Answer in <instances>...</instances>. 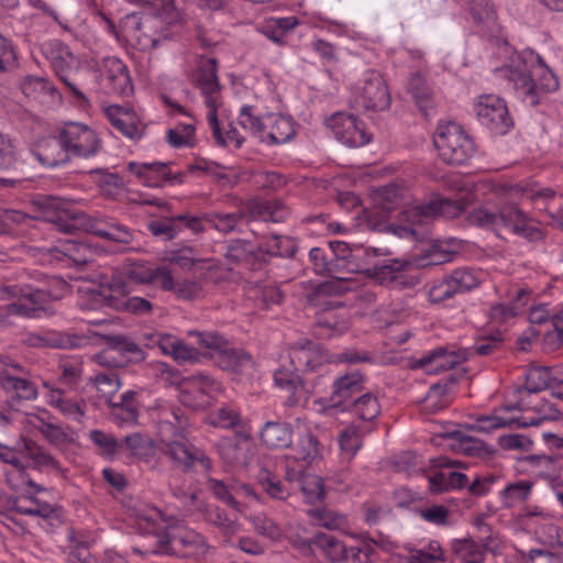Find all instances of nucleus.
I'll return each instance as SVG.
<instances>
[{"label":"nucleus","mask_w":563,"mask_h":563,"mask_svg":"<svg viewBox=\"0 0 563 563\" xmlns=\"http://www.w3.org/2000/svg\"><path fill=\"white\" fill-rule=\"evenodd\" d=\"M477 194L493 195L497 199V210L488 207L476 209L472 219L481 227L489 228L496 232H509L529 242H539L544 239V232L539 223L519 208L525 191L517 185L483 178L475 185Z\"/></svg>","instance_id":"f257e3e1"},{"label":"nucleus","mask_w":563,"mask_h":563,"mask_svg":"<svg viewBox=\"0 0 563 563\" xmlns=\"http://www.w3.org/2000/svg\"><path fill=\"white\" fill-rule=\"evenodd\" d=\"M495 74L505 79L515 96L530 107L539 104L541 90L550 92L559 87L558 77L532 49L515 52Z\"/></svg>","instance_id":"f03ea898"},{"label":"nucleus","mask_w":563,"mask_h":563,"mask_svg":"<svg viewBox=\"0 0 563 563\" xmlns=\"http://www.w3.org/2000/svg\"><path fill=\"white\" fill-rule=\"evenodd\" d=\"M153 3L158 15L131 13L121 20L122 40L141 51L154 49L172 37L173 29L181 21L174 0H153Z\"/></svg>","instance_id":"7ed1b4c3"},{"label":"nucleus","mask_w":563,"mask_h":563,"mask_svg":"<svg viewBox=\"0 0 563 563\" xmlns=\"http://www.w3.org/2000/svg\"><path fill=\"white\" fill-rule=\"evenodd\" d=\"M42 206L46 208L44 219L59 232L73 233L78 222L91 234L110 241L119 245L120 249H125L134 241L133 230L112 217H88L85 213L69 214L64 208V201L53 196L46 197Z\"/></svg>","instance_id":"20e7f679"},{"label":"nucleus","mask_w":563,"mask_h":563,"mask_svg":"<svg viewBox=\"0 0 563 563\" xmlns=\"http://www.w3.org/2000/svg\"><path fill=\"white\" fill-rule=\"evenodd\" d=\"M205 538L180 521L167 523L165 533L157 537V545L143 553L167 554L180 558L199 555L207 552Z\"/></svg>","instance_id":"39448f33"},{"label":"nucleus","mask_w":563,"mask_h":563,"mask_svg":"<svg viewBox=\"0 0 563 563\" xmlns=\"http://www.w3.org/2000/svg\"><path fill=\"white\" fill-rule=\"evenodd\" d=\"M433 143L439 157L450 165H464L475 154L473 139L456 122L439 124Z\"/></svg>","instance_id":"423d86ee"},{"label":"nucleus","mask_w":563,"mask_h":563,"mask_svg":"<svg viewBox=\"0 0 563 563\" xmlns=\"http://www.w3.org/2000/svg\"><path fill=\"white\" fill-rule=\"evenodd\" d=\"M537 412L528 415L522 412L520 415L506 416L508 411L518 410L517 407H509L504 410L495 411L492 415H479L474 423L471 426L473 430L478 432H490L499 428H526L534 427L542 423L544 420H555L560 416V411L551 404L543 402L540 407H536Z\"/></svg>","instance_id":"0eeeda50"},{"label":"nucleus","mask_w":563,"mask_h":563,"mask_svg":"<svg viewBox=\"0 0 563 563\" xmlns=\"http://www.w3.org/2000/svg\"><path fill=\"white\" fill-rule=\"evenodd\" d=\"M452 206L450 200L444 199L409 207L399 213V223L394 225L393 231L399 238L422 240L435 216L446 212Z\"/></svg>","instance_id":"6e6552de"},{"label":"nucleus","mask_w":563,"mask_h":563,"mask_svg":"<svg viewBox=\"0 0 563 563\" xmlns=\"http://www.w3.org/2000/svg\"><path fill=\"white\" fill-rule=\"evenodd\" d=\"M41 52L74 99L79 104L87 103L88 99L74 79L78 59L69 47L58 40H49L41 45Z\"/></svg>","instance_id":"1a4fd4ad"},{"label":"nucleus","mask_w":563,"mask_h":563,"mask_svg":"<svg viewBox=\"0 0 563 563\" xmlns=\"http://www.w3.org/2000/svg\"><path fill=\"white\" fill-rule=\"evenodd\" d=\"M481 282V275L475 271L457 268L432 284L428 290V298L433 303H441L478 287Z\"/></svg>","instance_id":"9d476101"},{"label":"nucleus","mask_w":563,"mask_h":563,"mask_svg":"<svg viewBox=\"0 0 563 563\" xmlns=\"http://www.w3.org/2000/svg\"><path fill=\"white\" fill-rule=\"evenodd\" d=\"M178 388L180 401L192 409L203 408L209 404L210 398L222 391L219 380L202 373L184 377Z\"/></svg>","instance_id":"9b49d317"},{"label":"nucleus","mask_w":563,"mask_h":563,"mask_svg":"<svg viewBox=\"0 0 563 563\" xmlns=\"http://www.w3.org/2000/svg\"><path fill=\"white\" fill-rule=\"evenodd\" d=\"M355 101L367 110H386L390 104V95L379 71L368 69L354 88Z\"/></svg>","instance_id":"f8f14e48"},{"label":"nucleus","mask_w":563,"mask_h":563,"mask_svg":"<svg viewBox=\"0 0 563 563\" xmlns=\"http://www.w3.org/2000/svg\"><path fill=\"white\" fill-rule=\"evenodd\" d=\"M476 117L482 125L492 133L506 134L512 125L506 102L495 95H483L474 107Z\"/></svg>","instance_id":"ddd939ff"},{"label":"nucleus","mask_w":563,"mask_h":563,"mask_svg":"<svg viewBox=\"0 0 563 563\" xmlns=\"http://www.w3.org/2000/svg\"><path fill=\"white\" fill-rule=\"evenodd\" d=\"M63 140L73 156L89 158L101 150V140L97 132L79 122H68L60 129Z\"/></svg>","instance_id":"4468645a"},{"label":"nucleus","mask_w":563,"mask_h":563,"mask_svg":"<svg viewBox=\"0 0 563 563\" xmlns=\"http://www.w3.org/2000/svg\"><path fill=\"white\" fill-rule=\"evenodd\" d=\"M466 360V354L454 346L441 345L437 346L420 357H416L410 362L412 369H421L429 375L440 374L442 372L454 368Z\"/></svg>","instance_id":"2eb2a0df"},{"label":"nucleus","mask_w":563,"mask_h":563,"mask_svg":"<svg viewBox=\"0 0 563 563\" xmlns=\"http://www.w3.org/2000/svg\"><path fill=\"white\" fill-rule=\"evenodd\" d=\"M325 123L335 139L349 147H360L371 141L365 124L353 114L336 112Z\"/></svg>","instance_id":"dca6fc26"},{"label":"nucleus","mask_w":563,"mask_h":563,"mask_svg":"<svg viewBox=\"0 0 563 563\" xmlns=\"http://www.w3.org/2000/svg\"><path fill=\"white\" fill-rule=\"evenodd\" d=\"M221 461L232 467H245L252 459V443L245 431L220 438L214 445Z\"/></svg>","instance_id":"f3484780"},{"label":"nucleus","mask_w":563,"mask_h":563,"mask_svg":"<svg viewBox=\"0 0 563 563\" xmlns=\"http://www.w3.org/2000/svg\"><path fill=\"white\" fill-rule=\"evenodd\" d=\"M196 87L200 90L208 111L222 107L221 85L217 75L214 58L201 59L195 75Z\"/></svg>","instance_id":"a211bd4d"},{"label":"nucleus","mask_w":563,"mask_h":563,"mask_svg":"<svg viewBox=\"0 0 563 563\" xmlns=\"http://www.w3.org/2000/svg\"><path fill=\"white\" fill-rule=\"evenodd\" d=\"M364 376L358 371L341 374L336 376L331 386V394L328 398L329 407L342 411L357 396H360L365 386Z\"/></svg>","instance_id":"6ab92c4d"},{"label":"nucleus","mask_w":563,"mask_h":563,"mask_svg":"<svg viewBox=\"0 0 563 563\" xmlns=\"http://www.w3.org/2000/svg\"><path fill=\"white\" fill-rule=\"evenodd\" d=\"M110 292L107 295L109 307L114 310H124L132 313H147L152 310V303L144 298L129 295L133 291L130 283L120 276L110 279Z\"/></svg>","instance_id":"aec40b11"},{"label":"nucleus","mask_w":563,"mask_h":563,"mask_svg":"<svg viewBox=\"0 0 563 563\" xmlns=\"http://www.w3.org/2000/svg\"><path fill=\"white\" fill-rule=\"evenodd\" d=\"M164 453L185 471H197L198 467L203 472H210L213 462L207 453L194 445L185 444L180 441L166 442Z\"/></svg>","instance_id":"412c9836"},{"label":"nucleus","mask_w":563,"mask_h":563,"mask_svg":"<svg viewBox=\"0 0 563 563\" xmlns=\"http://www.w3.org/2000/svg\"><path fill=\"white\" fill-rule=\"evenodd\" d=\"M101 86L107 93L111 95L129 96L133 91L128 67L121 59L114 56L103 59Z\"/></svg>","instance_id":"4be33fe9"},{"label":"nucleus","mask_w":563,"mask_h":563,"mask_svg":"<svg viewBox=\"0 0 563 563\" xmlns=\"http://www.w3.org/2000/svg\"><path fill=\"white\" fill-rule=\"evenodd\" d=\"M16 306L18 316L23 318H40L52 314V297L46 290L35 289L30 285H22Z\"/></svg>","instance_id":"5701e85b"},{"label":"nucleus","mask_w":563,"mask_h":563,"mask_svg":"<svg viewBox=\"0 0 563 563\" xmlns=\"http://www.w3.org/2000/svg\"><path fill=\"white\" fill-rule=\"evenodd\" d=\"M43 387L45 389L44 398L48 406L58 410L67 419L81 421L87 408L82 399L78 400L67 397L60 388L54 387V385L46 380L43 382Z\"/></svg>","instance_id":"b1692460"},{"label":"nucleus","mask_w":563,"mask_h":563,"mask_svg":"<svg viewBox=\"0 0 563 563\" xmlns=\"http://www.w3.org/2000/svg\"><path fill=\"white\" fill-rule=\"evenodd\" d=\"M296 372L295 369L278 368L274 373L276 385L289 393L286 404L290 407L305 406L311 394V388Z\"/></svg>","instance_id":"393cba45"},{"label":"nucleus","mask_w":563,"mask_h":563,"mask_svg":"<svg viewBox=\"0 0 563 563\" xmlns=\"http://www.w3.org/2000/svg\"><path fill=\"white\" fill-rule=\"evenodd\" d=\"M34 155L42 165L51 168L66 164L71 156L60 130L56 135L42 140Z\"/></svg>","instance_id":"a878e982"},{"label":"nucleus","mask_w":563,"mask_h":563,"mask_svg":"<svg viewBox=\"0 0 563 563\" xmlns=\"http://www.w3.org/2000/svg\"><path fill=\"white\" fill-rule=\"evenodd\" d=\"M126 170L134 175L137 180L147 187H161L170 180V168L167 163L162 162H135L131 161L125 166Z\"/></svg>","instance_id":"bb28decb"},{"label":"nucleus","mask_w":563,"mask_h":563,"mask_svg":"<svg viewBox=\"0 0 563 563\" xmlns=\"http://www.w3.org/2000/svg\"><path fill=\"white\" fill-rule=\"evenodd\" d=\"M329 249L332 252L333 263H340V272L346 269V273H354L358 269V265L354 264L352 260L361 257V253H364L367 264L369 260L376 256L384 255L385 252L380 249L373 247H356L351 249L347 243L343 241H331L329 242Z\"/></svg>","instance_id":"cd10ccee"},{"label":"nucleus","mask_w":563,"mask_h":563,"mask_svg":"<svg viewBox=\"0 0 563 563\" xmlns=\"http://www.w3.org/2000/svg\"><path fill=\"white\" fill-rule=\"evenodd\" d=\"M296 135V123L291 117L278 113L266 114V130L261 141L267 145H280L290 142Z\"/></svg>","instance_id":"c85d7f7f"},{"label":"nucleus","mask_w":563,"mask_h":563,"mask_svg":"<svg viewBox=\"0 0 563 563\" xmlns=\"http://www.w3.org/2000/svg\"><path fill=\"white\" fill-rule=\"evenodd\" d=\"M104 114L120 133L124 136L139 140L143 135V126L136 114L129 108L110 104L104 108Z\"/></svg>","instance_id":"c756f323"},{"label":"nucleus","mask_w":563,"mask_h":563,"mask_svg":"<svg viewBox=\"0 0 563 563\" xmlns=\"http://www.w3.org/2000/svg\"><path fill=\"white\" fill-rule=\"evenodd\" d=\"M380 411L379 399L372 391L362 393L342 410V412H349L357 421L356 424L367 428H372V423L377 419Z\"/></svg>","instance_id":"7c9ffc66"},{"label":"nucleus","mask_w":563,"mask_h":563,"mask_svg":"<svg viewBox=\"0 0 563 563\" xmlns=\"http://www.w3.org/2000/svg\"><path fill=\"white\" fill-rule=\"evenodd\" d=\"M289 358L295 371H314L323 360L319 346L310 340L295 343L289 350Z\"/></svg>","instance_id":"2f4dec72"},{"label":"nucleus","mask_w":563,"mask_h":563,"mask_svg":"<svg viewBox=\"0 0 563 563\" xmlns=\"http://www.w3.org/2000/svg\"><path fill=\"white\" fill-rule=\"evenodd\" d=\"M218 110L207 111V120L216 144L232 150L240 148L244 144L245 137L233 123L230 122L227 125H221L218 120Z\"/></svg>","instance_id":"473e14b6"},{"label":"nucleus","mask_w":563,"mask_h":563,"mask_svg":"<svg viewBox=\"0 0 563 563\" xmlns=\"http://www.w3.org/2000/svg\"><path fill=\"white\" fill-rule=\"evenodd\" d=\"M163 275L162 289L172 291L180 300H198L206 294L203 283L200 279L184 278L175 280L172 272L161 273Z\"/></svg>","instance_id":"72a5a7b5"},{"label":"nucleus","mask_w":563,"mask_h":563,"mask_svg":"<svg viewBox=\"0 0 563 563\" xmlns=\"http://www.w3.org/2000/svg\"><path fill=\"white\" fill-rule=\"evenodd\" d=\"M373 428L356 424L355 421L347 424L338 435L340 457L344 462L352 461L363 444V438Z\"/></svg>","instance_id":"f704fd0d"},{"label":"nucleus","mask_w":563,"mask_h":563,"mask_svg":"<svg viewBox=\"0 0 563 563\" xmlns=\"http://www.w3.org/2000/svg\"><path fill=\"white\" fill-rule=\"evenodd\" d=\"M408 563H438L445 560V553L438 540H423L418 544L407 543Z\"/></svg>","instance_id":"c9c22d12"},{"label":"nucleus","mask_w":563,"mask_h":563,"mask_svg":"<svg viewBox=\"0 0 563 563\" xmlns=\"http://www.w3.org/2000/svg\"><path fill=\"white\" fill-rule=\"evenodd\" d=\"M102 356L112 358L114 361V365L121 366L124 362H142L145 360L146 354L135 342L118 338L115 344L106 351Z\"/></svg>","instance_id":"e433bc0d"},{"label":"nucleus","mask_w":563,"mask_h":563,"mask_svg":"<svg viewBox=\"0 0 563 563\" xmlns=\"http://www.w3.org/2000/svg\"><path fill=\"white\" fill-rule=\"evenodd\" d=\"M87 339L81 335H63L57 332H47L45 334H32L29 343L37 347L74 349L80 347Z\"/></svg>","instance_id":"4c0bfd02"},{"label":"nucleus","mask_w":563,"mask_h":563,"mask_svg":"<svg viewBox=\"0 0 563 563\" xmlns=\"http://www.w3.org/2000/svg\"><path fill=\"white\" fill-rule=\"evenodd\" d=\"M261 440L267 448H288L292 441V430L288 423L268 421L261 430Z\"/></svg>","instance_id":"58836bf2"},{"label":"nucleus","mask_w":563,"mask_h":563,"mask_svg":"<svg viewBox=\"0 0 563 563\" xmlns=\"http://www.w3.org/2000/svg\"><path fill=\"white\" fill-rule=\"evenodd\" d=\"M236 122L244 131L260 139L266 130V115H262L257 108L252 104L241 106Z\"/></svg>","instance_id":"ea45409f"},{"label":"nucleus","mask_w":563,"mask_h":563,"mask_svg":"<svg viewBox=\"0 0 563 563\" xmlns=\"http://www.w3.org/2000/svg\"><path fill=\"white\" fill-rule=\"evenodd\" d=\"M23 423L38 430L54 445H60L67 441V434L62 427L46 422L43 417L36 413H25Z\"/></svg>","instance_id":"a19ab883"},{"label":"nucleus","mask_w":563,"mask_h":563,"mask_svg":"<svg viewBox=\"0 0 563 563\" xmlns=\"http://www.w3.org/2000/svg\"><path fill=\"white\" fill-rule=\"evenodd\" d=\"M11 509L20 515L37 516L48 518L53 512V507L26 493L13 500Z\"/></svg>","instance_id":"79ce46f5"},{"label":"nucleus","mask_w":563,"mask_h":563,"mask_svg":"<svg viewBox=\"0 0 563 563\" xmlns=\"http://www.w3.org/2000/svg\"><path fill=\"white\" fill-rule=\"evenodd\" d=\"M316 547L332 563H344L349 544L330 534H319L314 539Z\"/></svg>","instance_id":"37998d69"},{"label":"nucleus","mask_w":563,"mask_h":563,"mask_svg":"<svg viewBox=\"0 0 563 563\" xmlns=\"http://www.w3.org/2000/svg\"><path fill=\"white\" fill-rule=\"evenodd\" d=\"M126 450L134 457L148 462L155 454V446L152 438L145 433L135 432L124 438Z\"/></svg>","instance_id":"c03bdc74"},{"label":"nucleus","mask_w":563,"mask_h":563,"mask_svg":"<svg viewBox=\"0 0 563 563\" xmlns=\"http://www.w3.org/2000/svg\"><path fill=\"white\" fill-rule=\"evenodd\" d=\"M498 292L500 298L519 313L532 300L531 290L522 284L500 285Z\"/></svg>","instance_id":"a18cd8bd"},{"label":"nucleus","mask_w":563,"mask_h":563,"mask_svg":"<svg viewBox=\"0 0 563 563\" xmlns=\"http://www.w3.org/2000/svg\"><path fill=\"white\" fill-rule=\"evenodd\" d=\"M407 89L416 104L427 115L428 109L432 107V92L426 78L419 73L412 74L408 80Z\"/></svg>","instance_id":"49530a36"},{"label":"nucleus","mask_w":563,"mask_h":563,"mask_svg":"<svg viewBox=\"0 0 563 563\" xmlns=\"http://www.w3.org/2000/svg\"><path fill=\"white\" fill-rule=\"evenodd\" d=\"M218 364L223 369L241 372L252 366L251 356L243 350L231 349L229 344L218 354Z\"/></svg>","instance_id":"de8ad7c7"},{"label":"nucleus","mask_w":563,"mask_h":563,"mask_svg":"<svg viewBox=\"0 0 563 563\" xmlns=\"http://www.w3.org/2000/svg\"><path fill=\"white\" fill-rule=\"evenodd\" d=\"M314 526L329 530L343 529L346 526V517L328 508H310L307 511Z\"/></svg>","instance_id":"09e8293b"},{"label":"nucleus","mask_w":563,"mask_h":563,"mask_svg":"<svg viewBox=\"0 0 563 563\" xmlns=\"http://www.w3.org/2000/svg\"><path fill=\"white\" fill-rule=\"evenodd\" d=\"M532 486V482L526 479L509 484L500 492L503 505L506 508H514L525 503L531 494Z\"/></svg>","instance_id":"8fccbe9b"},{"label":"nucleus","mask_w":563,"mask_h":563,"mask_svg":"<svg viewBox=\"0 0 563 563\" xmlns=\"http://www.w3.org/2000/svg\"><path fill=\"white\" fill-rule=\"evenodd\" d=\"M208 423L220 429H235L242 423V418L236 407L223 405L209 415Z\"/></svg>","instance_id":"3c124183"},{"label":"nucleus","mask_w":563,"mask_h":563,"mask_svg":"<svg viewBox=\"0 0 563 563\" xmlns=\"http://www.w3.org/2000/svg\"><path fill=\"white\" fill-rule=\"evenodd\" d=\"M346 552L344 563H374L376 560L375 547L367 539L354 538Z\"/></svg>","instance_id":"603ef678"},{"label":"nucleus","mask_w":563,"mask_h":563,"mask_svg":"<svg viewBox=\"0 0 563 563\" xmlns=\"http://www.w3.org/2000/svg\"><path fill=\"white\" fill-rule=\"evenodd\" d=\"M168 267L158 266L156 268L135 266L130 269L125 275H119L130 283V286L133 287V284H152L158 283L162 287L163 275L161 273H167Z\"/></svg>","instance_id":"864d4df0"},{"label":"nucleus","mask_w":563,"mask_h":563,"mask_svg":"<svg viewBox=\"0 0 563 563\" xmlns=\"http://www.w3.org/2000/svg\"><path fill=\"white\" fill-rule=\"evenodd\" d=\"M554 368L534 366L527 371L525 388L529 393H539L543 389L551 390Z\"/></svg>","instance_id":"5fc2aeb1"},{"label":"nucleus","mask_w":563,"mask_h":563,"mask_svg":"<svg viewBox=\"0 0 563 563\" xmlns=\"http://www.w3.org/2000/svg\"><path fill=\"white\" fill-rule=\"evenodd\" d=\"M450 402L448 387L434 384L432 385L423 399L421 400V410L427 413H437L445 408Z\"/></svg>","instance_id":"6e6d98bb"},{"label":"nucleus","mask_w":563,"mask_h":563,"mask_svg":"<svg viewBox=\"0 0 563 563\" xmlns=\"http://www.w3.org/2000/svg\"><path fill=\"white\" fill-rule=\"evenodd\" d=\"M196 126L191 122L178 123L166 133V140L173 147H192L195 145Z\"/></svg>","instance_id":"4d7b16f0"},{"label":"nucleus","mask_w":563,"mask_h":563,"mask_svg":"<svg viewBox=\"0 0 563 563\" xmlns=\"http://www.w3.org/2000/svg\"><path fill=\"white\" fill-rule=\"evenodd\" d=\"M88 439L97 449L98 454L107 459H112L120 449V443L114 435L102 430L89 431Z\"/></svg>","instance_id":"13d9d810"},{"label":"nucleus","mask_w":563,"mask_h":563,"mask_svg":"<svg viewBox=\"0 0 563 563\" xmlns=\"http://www.w3.org/2000/svg\"><path fill=\"white\" fill-rule=\"evenodd\" d=\"M60 252L79 264H86L91 257V247L85 241L76 240L73 238H65L59 240Z\"/></svg>","instance_id":"bf43d9fd"},{"label":"nucleus","mask_w":563,"mask_h":563,"mask_svg":"<svg viewBox=\"0 0 563 563\" xmlns=\"http://www.w3.org/2000/svg\"><path fill=\"white\" fill-rule=\"evenodd\" d=\"M2 386L16 395L20 399L34 400L37 397V389L31 380L16 377L13 375H4L2 377Z\"/></svg>","instance_id":"052dcab7"},{"label":"nucleus","mask_w":563,"mask_h":563,"mask_svg":"<svg viewBox=\"0 0 563 563\" xmlns=\"http://www.w3.org/2000/svg\"><path fill=\"white\" fill-rule=\"evenodd\" d=\"M203 219L205 223H207L210 228H213L221 233H230L238 228L242 219V214L239 212H212L205 213Z\"/></svg>","instance_id":"680f3d73"},{"label":"nucleus","mask_w":563,"mask_h":563,"mask_svg":"<svg viewBox=\"0 0 563 563\" xmlns=\"http://www.w3.org/2000/svg\"><path fill=\"white\" fill-rule=\"evenodd\" d=\"M59 382L69 388H75L81 380L82 363L75 357L60 360L58 364Z\"/></svg>","instance_id":"e2e57ef3"},{"label":"nucleus","mask_w":563,"mask_h":563,"mask_svg":"<svg viewBox=\"0 0 563 563\" xmlns=\"http://www.w3.org/2000/svg\"><path fill=\"white\" fill-rule=\"evenodd\" d=\"M8 482L15 490L33 494L44 490V487L34 483L30 475L25 472L24 465L21 463L15 468L7 473Z\"/></svg>","instance_id":"0e129e2a"},{"label":"nucleus","mask_w":563,"mask_h":563,"mask_svg":"<svg viewBox=\"0 0 563 563\" xmlns=\"http://www.w3.org/2000/svg\"><path fill=\"white\" fill-rule=\"evenodd\" d=\"M346 329V321L343 318H339L333 312L320 316L316 324V332L322 338H331L335 334H341Z\"/></svg>","instance_id":"69168bd1"},{"label":"nucleus","mask_w":563,"mask_h":563,"mask_svg":"<svg viewBox=\"0 0 563 563\" xmlns=\"http://www.w3.org/2000/svg\"><path fill=\"white\" fill-rule=\"evenodd\" d=\"M258 218L263 221L283 222L287 219L289 211L283 202L277 200L260 202L255 206Z\"/></svg>","instance_id":"338daca9"},{"label":"nucleus","mask_w":563,"mask_h":563,"mask_svg":"<svg viewBox=\"0 0 563 563\" xmlns=\"http://www.w3.org/2000/svg\"><path fill=\"white\" fill-rule=\"evenodd\" d=\"M22 93L30 99H38L41 96L53 92L54 88L43 77L25 76L20 84Z\"/></svg>","instance_id":"774afa93"}]
</instances>
